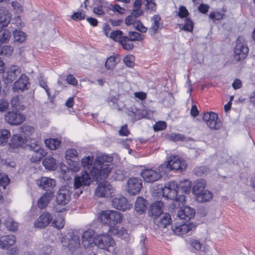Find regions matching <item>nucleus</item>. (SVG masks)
<instances>
[{
	"label": "nucleus",
	"mask_w": 255,
	"mask_h": 255,
	"mask_svg": "<svg viewBox=\"0 0 255 255\" xmlns=\"http://www.w3.org/2000/svg\"><path fill=\"white\" fill-rule=\"evenodd\" d=\"M213 193L207 190H206L201 193L196 195V199L198 202L203 203L209 202L213 198Z\"/></svg>",
	"instance_id": "c756f323"
},
{
	"label": "nucleus",
	"mask_w": 255,
	"mask_h": 255,
	"mask_svg": "<svg viewBox=\"0 0 255 255\" xmlns=\"http://www.w3.org/2000/svg\"><path fill=\"white\" fill-rule=\"evenodd\" d=\"M50 199V196L48 193L43 194L38 200L37 202V206L39 209H42L45 208Z\"/></svg>",
	"instance_id": "72a5a7b5"
},
{
	"label": "nucleus",
	"mask_w": 255,
	"mask_h": 255,
	"mask_svg": "<svg viewBox=\"0 0 255 255\" xmlns=\"http://www.w3.org/2000/svg\"><path fill=\"white\" fill-rule=\"evenodd\" d=\"M129 40L131 41H141L143 36L140 33L135 31H130L128 34Z\"/></svg>",
	"instance_id": "a18cd8bd"
},
{
	"label": "nucleus",
	"mask_w": 255,
	"mask_h": 255,
	"mask_svg": "<svg viewBox=\"0 0 255 255\" xmlns=\"http://www.w3.org/2000/svg\"><path fill=\"white\" fill-rule=\"evenodd\" d=\"M43 165L49 170H54L57 167L55 159L52 157L48 156L43 161Z\"/></svg>",
	"instance_id": "7c9ffc66"
},
{
	"label": "nucleus",
	"mask_w": 255,
	"mask_h": 255,
	"mask_svg": "<svg viewBox=\"0 0 255 255\" xmlns=\"http://www.w3.org/2000/svg\"><path fill=\"white\" fill-rule=\"evenodd\" d=\"M85 17V12H74L71 16V18L74 20H81L84 19Z\"/></svg>",
	"instance_id": "13d9d810"
},
{
	"label": "nucleus",
	"mask_w": 255,
	"mask_h": 255,
	"mask_svg": "<svg viewBox=\"0 0 255 255\" xmlns=\"http://www.w3.org/2000/svg\"><path fill=\"white\" fill-rule=\"evenodd\" d=\"M195 227V226L194 224L185 221H182L180 224L176 223L173 226H171L172 230L174 233L178 236L185 234Z\"/></svg>",
	"instance_id": "f8f14e48"
},
{
	"label": "nucleus",
	"mask_w": 255,
	"mask_h": 255,
	"mask_svg": "<svg viewBox=\"0 0 255 255\" xmlns=\"http://www.w3.org/2000/svg\"><path fill=\"white\" fill-rule=\"evenodd\" d=\"M38 186L45 191H50L56 185V181L53 179L42 177L37 181Z\"/></svg>",
	"instance_id": "6ab92c4d"
},
{
	"label": "nucleus",
	"mask_w": 255,
	"mask_h": 255,
	"mask_svg": "<svg viewBox=\"0 0 255 255\" xmlns=\"http://www.w3.org/2000/svg\"><path fill=\"white\" fill-rule=\"evenodd\" d=\"M112 186L107 181L99 184L95 190V195L99 197H108L113 193Z\"/></svg>",
	"instance_id": "4468645a"
},
{
	"label": "nucleus",
	"mask_w": 255,
	"mask_h": 255,
	"mask_svg": "<svg viewBox=\"0 0 255 255\" xmlns=\"http://www.w3.org/2000/svg\"><path fill=\"white\" fill-rule=\"evenodd\" d=\"M146 208V200L141 197H138L134 205L135 210L141 214L145 209Z\"/></svg>",
	"instance_id": "2f4dec72"
},
{
	"label": "nucleus",
	"mask_w": 255,
	"mask_h": 255,
	"mask_svg": "<svg viewBox=\"0 0 255 255\" xmlns=\"http://www.w3.org/2000/svg\"><path fill=\"white\" fill-rule=\"evenodd\" d=\"M68 242L64 246H67L70 250L73 251L80 246V237L77 233L70 232L68 233Z\"/></svg>",
	"instance_id": "412c9836"
},
{
	"label": "nucleus",
	"mask_w": 255,
	"mask_h": 255,
	"mask_svg": "<svg viewBox=\"0 0 255 255\" xmlns=\"http://www.w3.org/2000/svg\"><path fill=\"white\" fill-rule=\"evenodd\" d=\"M209 18L214 20H220L223 18V15L219 12H212L209 14Z\"/></svg>",
	"instance_id": "bf43d9fd"
},
{
	"label": "nucleus",
	"mask_w": 255,
	"mask_h": 255,
	"mask_svg": "<svg viewBox=\"0 0 255 255\" xmlns=\"http://www.w3.org/2000/svg\"><path fill=\"white\" fill-rule=\"evenodd\" d=\"M25 120V116L19 112H9L5 116V121L10 125H18Z\"/></svg>",
	"instance_id": "2eb2a0df"
},
{
	"label": "nucleus",
	"mask_w": 255,
	"mask_h": 255,
	"mask_svg": "<svg viewBox=\"0 0 255 255\" xmlns=\"http://www.w3.org/2000/svg\"><path fill=\"white\" fill-rule=\"evenodd\" d=\"M154 222L159 228H166L167 226H169L171 223V216L168 213H162L155 218Z\"/></svg>",
	"instance_id": "aec40b11"
},
{
	"label": "nucleus",
	"mask_w": 255,
	"mask_h": 255,
	"mask_svg": "<svg viewBox=\"0 0 255 255\" xmlns=\"http://www.w3.org/2000/svg\"><path fill=\"white\" fill-rule=\"evenodd\" d=\"M21 132L29 138H32L34 137L33 134L35 132L34 128L29 125H24L21 128Z\"/></svg>",
	"instance_id": "58836bf2"
},
{
	"label": "nucleus",
	"mask_w": 255,
	"mask_h": 255,
	"mask_svg": "<svg viewBox=\"0 0 255 255\" xmlns=\"http://www.w3.org/2000/svg\"><path fill=\"white\" fill-rule=\"evenodd\" d=\"M113 161L112 156L102 155L94 159L92 154L86 155L81 160V166L85 170L91 171L97 181L106 178L113 168L111 162Z\"/></svg>",
	"instance_id": "f257e3e1"
},
{
	"label": "nucleus",
	"mask_w": 255,
	"mask_h": 255,
	"mask_svg": "<svg viewBox=\"0 0 255 255\" xmlns=\"http://www.w3.org/2000/svg\"><path fill=\"white\" fill-rule=\"evenodd\" d=\"M166 127V124L165 122L159 121L157 122L153 127L155 131L162 130Z\"/></svg>",
	"instance_id": "5fc2aeb1"
},
{
	"label": "nucleus",
	"mask_w": 255,
	"mask_h": 255,
	"mask_svg": "<svg viewBox=\"0 0 255 255\" xmlns=\"http://www.w3.org/2000/svg\"><path fill=\"white\" fill-rule=\"evenodd\" d=\"M193 24L192 21L189 18L185 19V23L183 27V29L187 31H191L193 30Z\"/></svg>",
	"instance_id": "6e6d98bb"
},
{
	"label": "nucleus",
	"mask_w": 255,
	"mask_h": 255,
	"mask_svg": "<svg viewBox=\"0 0 255 255\" xmlns=\"http://www.w3.org/2000/svg\"><path fill=\"white\" fill-rule=\"evenodd\" d=\"M128 114L129 116L132 117V120L134 121L138 120L142 118V116H141L138 114V111L136 112L129 111Z\"/></svg>",
	"instance_id": "774afa93"
},
{
	"label": "nucleus",
	"mask_w": 255,
	"mask_h": 255,
	"mask_svg": "<svg viewBox=\"0 0 255 255\" xmlns=\"http://www.w3.org/2000/svg\"><path fill=\"white\" fill-rule=\"evenodd\" d=\"M178 186L174 181L166 183L162 189L163 196L167 199L174 200L178 193Z\"/></svg>",
	"instance_id": "9d476101"
},
{
	"label": "nucleus",
	"mask_w": 255,
	"mask_h": 255,
	"mask_svg": "<svg viewBox=\"0 0 255 255\" xmlns=\"http://www.w3.org/2000/svg\"><path fill=\"white\" fill-rule=\"evenodd\" d=\"M74 187L65 185L62 186L58 191L56 200L59 205H65L69 203Z\"/></svg>",
	"instance_id": "39448f33"
},
{
	"label": "nucleus",
	"mask_w": 255,
	"mask_h": 255,
	"mask_svg": "<svg viewBox=\"0 0 255 255\" xmlns=\"http://www.w3.org/2000/svg\"><path fill=\"white\" fill-rule=\"evenodd\" d=\"M119 133L122 136H128L129 134V131L127 125H125L121 127L119 131Z\"/></svg>",
	"instance_id": "0e129e2a"
},
{
	"label": "nucleus",
	"mask_w": 255,
	"mask_h": 255,
	"mask_svg": "<svg viewBox=\"0 0 255 255\" xmlns=\"http://www.w3.org/2000/svg\"><path fill=\"white\" fill-rule=\"evenodd\" d=\"M26 142V139L24 136L17 134L12 136L9 144L10 147L15 148L22 146Z\"/></svg>",
	"instance_id": "bb28decb"
},
{
	"label": "nucleus",
	"mask_w": 255,
	"mask_h": 255,
	"mask_svg": "<svg viewBox=\"0 0 255 255\" xmlns=\"http://www.w3.org/2000/svg\"><path fill=\"white\" fill-rule=\"evenodd\" d=\"M9 104L7 101L3 99L0 100V111H5L8 108Z\"/></svg>",
	"instance_id": "69168bd1"
},
{
	"label": "nucleus",
	"mask_w": 255,
	"mask_h": 255,
	"mask_svg": "<svg viewBox=\"0 0 255 255\" xmlns=\"http://www.w3.org/2000/svg\"><path fill=\"white\" fill-rule=\"evenodd\" d=\"M235 58L238 61L244 59L248 55L249 48L244 39L239 37L234 50Z\"/></svg>",
	"instance_id": "0eeeda50"
},
{
	"label": "nucleus",
	"mask_w": 255,
	"mask_h": 255,
	"mask_svg": "<svg viewBox=\"0 0 255 255\" xmlns=\"http://www.w3.org/2000/svg\"><path fill=\"white\" fill-rule=\"evenodd\" d=\"M12 47L8 45L1 46L0 45V55L2 56H10L13 52Z\"/></svg>",
	"instance_id": "c03bdc74"
},
{
	"label": "nucleus",
	"mask_w": 255,
	"mask_h": 255,
	"mask_svg": "<svg viewBox=\"0 0 255 255\" xmlns=\"http://www.w3.org/2000/svg\"><path fill=\"white\" fill-rule=\"evenodd\" d=\"M78 152L75 149L68 148L66 151L67 157L75 158L78 157Z\"/></svg>",
	"instance_id": "4d7b16f0"
},
{
	"label": "nucleus",
	"mask_w": 255,
	"mask_h": 255,
	"mask_svg": "<svg viewBox=\"0 0 255 255\" xmlns=\"http://www.w3.org/2000/svg\"><path fill=\"white\" fill-rule=\"evenodd\" d=\"M11 37V33L7 29H0V41L2 43H7Z\"/></svg>",
	"instance_id": "37998d69"
},
{
	"label": "nucleus",
	"mask_w": 255,
	"mask_h": 255,
	"mask_svg": "<svg viewBox=\"0 0 255 255\" xmlns=\"http://www.w3.org/2000/svg\"><path fill=\"white\" fill-rule=\"evenodd\" d=\"M9 179L6 175H0V186L5 188L8 185Z\"/></svg>",
	"instance_id": "e2e57ef3"
},
{
	"label": "nucleus",
	"mask_w": 255,
	"mask_h": 255,
	"mask_svg": "<svg viewBox=\"0 0 255 255\" xmlns=\"http://www.w3.org/2000/svg\"><path fill=\"white\" fill-rule=\"evenodd\" d=\"M203 120L211 129L218 130L222 126L218 115L212 112L205 113L203 116Z\"/></svg>",
	"instance_id": "423d86ee"
},
{
	"label": "nucleus",
	"mask_w": 255,
	"mask_h": 255,
	"mask_svg": "<svg viewBox=\"0 0 255 255\" xmlns=\"http://www.w3.org/2000/svg\"><path fill=\"white\" fill-rule=\"evenodd\" d=\"M28 145L32 151L34 150L35 151L42 148L40 144L38 143V142L36 141L33 138L30 139L28 143Z\"/></svg>",
	"instance_id": "de8ad7c7"
},
{
	"label": "nucleus",
	"mask_w": 255,
	"mask_h": 255,
	"mask_svg": "<svg viewBox=\"0 0 255 255\" xmlns=\"http://www.w3.org/2000/svg\"><path fill=\"white\" fill-rule=\"evenodd\" d=\"M92 179L96 180V177L92 175L91 171L84 170L81 172V176H76L74 178V190L75 194L78 197L83 192L84 186H88L92 182Z\"/></svg>",
	"instance_id": "7ed1b4c3"
},
{
	"label": "nucleus",
	"mask_w": 255,
	"mask_h": 255,
	"mask_svg": "<svg viewBox=\"0 0 255 255\" xmlns=\"http://www.w3.org/2000/svg\"><path fill=\"white\" fill-rule=\"evenodd\" d=\"M22 96L21 95H17L13 96L11 99L10 103L13 108H16L21 104V100Z\"/></svg>",
	"instance_id": "09e8293b"
},
{
	"label": "nucleus",
	"mask_w": 255,
	"mask_h": 255,
	"mask_svg": "<svg viewBox=\"0 0 255 255\" xmlns=\"http://www.w3.org/2000/svg\"><path fill=\"white\" fill-rule=\"evenodd\" d=\"M142 187V180L137 177L130 178L127 182L128 192L132 195L137 194Z\"/></svg>",
	"instance_id": "dca6fc26"
},
{
	"label": "nucleus",
	"mask_w": 255,
	"mask_h": 255,
	"mask_svg": "<svg viewBox=\"0 0 255 255\" xmlns=\"http://www.w3.org/2000/svg\"><path fill=\"white\" fill-rule=\"evenodd\" d=\"M66 80L68 82V83L71 85L74 86L77 85L78 81L77 79L75 78V77H74L73 75L71 74L68 75L67 76Z\"/></svg>",
	"instance_id": "338daca9"
},
{
	"label": "nucleus",
	"mask_w": 255,
	"mask_h": 255,
	"mask_svg": "<svg viewBox=\"0 0 255 255\" xmlns=\"http://www.w3.org/2000/svg\"><path fill=\"white\" fill-rule=\"evenodd\" d=\"M122 219L121 213L116 211H102L98 216V219L103 224L109 226L110 231L116 235H120V232L115 228V226L121 223Z\"/></svg>",
	"instance_id": "f03ea898"
},
{
	"label": "nucleus",
	"mask_w": 255,
	"mask_h": 255,
	"mask_svg": "<svg viewBox=\"0 0 255 255\" xmlns=\"http://www.w3.org/2000/svg\"><path fill=\"white\" fill-rule=\"evenodd\" d=\"M120 61V58L119 57L115 56H111L107 59L106 63V67L109 69H113Z\"/></svg>",
	"instance_id": "c9c22d12"
},
{
	"label": "nucleus",
	"mask_w": 255,
	"mask_h": 255,
	"mask_svg": "<svg viewBox=\"0 0 255 255\" xmlns=\"http://www.w3.org/2000/svg\"><path fill=\"white\" fill-rule=\"evenodd\" d=\"M10 16L7 12L0 14V29L7 26L10 22Z\"/></svg>",
	"instance_id": "79ce46f5"
},
{
	"label": "nucleus",
	"mask_w": 255,
	"mask_h": 255,
	"mask_svg": "<svg viewBox=\"0 0 255 255\" xmlns=\"http://www.w3.org/2000/svg\"><path fill=\"white\" fill-rule=\"evenodd\" d=\"M44 143L49 149L55 150L60 146L61 141L56 138H50L45 139Z\"/></svg>",
	"instance_id": "f704fd0d"
},
{
	"label": "nucleus",
	"mask_w": 255,
	"mask_h": 255,
	"mask_svg": "<svg viewBox=\"0 0 255 255\" xmlns=\"http://www.w3.org/2000/svg\"><path fill=\"white\" fill-rule=\"evenodd\" d=\"M53 219V216L48 212H45L40 215L39 218L34 221L35 228L42 229L47 227Z\"/></svg>",
	"instance_id": "a211bd4d"
},
{
	"label": "nucleus",
	"mask_w": 255,
	"mask_h": 255,
	"mask_svg": "<svg viewBox=\"0 0 255 255\" xmlns=\"http://www.w3.org/2000/svg\"><path fill=\"white\" fill-rule=\"evenodd\" d=\"M30 160L31 162L35 163L39 161L44 156H46L47 152L43 148L38 150L32 151Z\"/></svg>",
	"instance_id": "cd10ccee"
},
{
	"label": "nucleus",
	"mask_w": 255,
	"mask_h": 255,
	"mask_svg": "<svg viewBox=\"0 0 255 255\" xmlns=\"http://www.w3.org/2000/svg\"><path fill=\"white\" fill-rule=\"evenodd\" d=\"M13 35L15 42L22 43L25 40V34L20 30H15Z\"/></svg>",
	"instance_id": "a19ab883"
},
{
	"label": "nucleus",
	"mask_w": 255,
	"mask_h": 255,
	"mask_svg": "<svg viewBox=\"0 0 255 255\" xmlns=\"http://www.w3.org/2000/svg\"><path fill=\"white\" fill-rule=\"evenodd\" d=\"M206 186V181L202 179L196 180L193 187V192L197 195L203 191H205V187Z\"/></svg>",
	"instance_id": "c85d7f7f"
},
{
	"label": "nucleus",
	"mask_w": 255,
	"mask_h": 255,
	"mask_svg": "<svg viewBox=\"0 0 255 255\" xmlns=\"http://www.w3.org/2000/svg\"><path fill=\"white\" fill-rule=\"evenodd\" d=\"M178 190H181L183 193H188L190 192L191 188V182L188 179L183 180L180 181L178 184Z\"/></svg>",
	"instance_id": "473e14b6"
},
{
	"label": "nucleus",
	"mask_w": 255,
	"mask_h": 255,
	"mask_svg": "<svg viewBox=\"0 0 255 255\" xmlns=\"http://www.w3.org/2000/svg\"><path fill=\"white\" fill-rule=\"evenodd\" d=\"M122 34L123 32L121 30H117L111 33L110 37L115 41H118L119 42V40L123 37Z\"/></svg>",
	"instance_id": "3c124183"
},
{
	"label": "nucleus",
	"mask_w": 255,
	"mask_h": 255,
	"mask_svg": "<svg viewBox=\"0 0 255 255\" xmlns=\"http://www.w3.org/2000/svg\"><path fill=\"white\" fill-rule=\"evenodd\" d=\"M30 85L29 78L24 74H21L12 85L13 92H23L28 89Z\"/></svg>",
	"instance_id": "9b49d317"
},
{
	"label": "nucleus",
	"mask_w": 255,
	"mask_h": 255,
	"mask_svg": "<svg viewBox=\"0 0 255 255\" xmlns=\"http://www.w3.org/2000/svg\"><path fill=\"white\" fill-rule=\"evenodd\" d=\"M95 232L92 229L85 231L82 236V244L84 248H88L94 244Z\"/></svg>",
	"instance_id": "5701e85b"
},
{
	"label": "nucleus",
	"mask_w": 255,
	"mask_h": 255,
	"mask_svg": "<svg viewBox=\"0 0 255 255\" xmlns=\"http://www.w3.org/2000/svg\"><path fill=\"white\" fill-rule=\"evenodd\" d=\"M53 251L52 248L49 245L42 247L39 250V255H50Z\"/></svg>",
	"instance_id": "8fccbe9b"
},
{
	"label": "nucleus",
	"mask_w": 255,
	"mask_h": 255,
	"mask_svg": "<svg viewBox=\"0 0 255 255\" xmlns=\"http://www.w3.org/2000/svg\"><path fill=\"white\" fill-rule=\"evenodd\" d=\"M134 57L132 55H128L124 57V61L126 65L129 67H132L134 65Z\"/></svg>",
	"instance_id": "603ef678"
},
{
	"label": "nucleus",
	"mask_w": 255,
	"mask_h": 255,
	"mask_svg": "<svg viewBox=\"0 0 255 255\" xmlns=\"http://www.w3.org/2000/svg\"><path fill=\"white\" fill-rule=\"evenodd\" d=\"M4 224L5 226L9 231L14 232L18 229V224L15 222L13 219L7 218L4 221Z\"/></svg>",
	"instance_id": "e433bc0d"
},
{
	"label": "nucleus",
	"mask_w": 255,
	"mask_h": 255,
	"mask_svg": "<svg viewBox=\"0 0 255 255\" xmlns=\"http://www.w3.org/2000/svg\"><path fill=\"white\" fill-rule=\"evenodd\" d=\"M163 203L161 201H156L150 205L148 214L154 219L162 214Z\"/></svg>",
	"instance_id": "4be33fe9"
},
{
	"label": "nucleus",
	"mask_w": 255,
	"mask_h": 255,
	"mask_svg": "<svg viewBox=\"0 0 255 255\" xmlns=\"http://www.w3.org/2000/svg\"><path fill=\"white\" fill-rule=\"evenodd\" d=\"M151 25L149 29V32L151 35H154L157 33L159 29L162 27V22L160 17L157 14L154 15L151 18Z\"/></svg>",
	"instance_id": "393cba45"
},
{
	"label": "nucleus",
	"mask_w": 255,
	"mask_h": 255,
	"mask_svg": "<svg viewBox=\"0 0 255 255\" xmlns=\"http://www.w3.org/2000/svg\"><path fill=\"white\" fill-rule=\"evenodd\" d=\"M130 41L128 37L126 36L123 37L119 40L120 44L122 45L123 47L127 50H131L134 46L133 44L130 42Z\"/></svg>",
	"instance_id": "ea45409f"
},
{
	"label": "nucleus",
	"mask_w": 255,
	"mask_h": 255,
	"mask_svg": "<svg viewBox=\"0 0 255 255\" xmlns=\"http://www.w3.org/2000/svg\"><path fill=\"white\" fill-rule=\"evenodd\" d=\"M189 14L188 11L184 6H181L179 8L178 16L180 18L186 17Z\"/></svg>",
	"instance_id": "680f3d73"
},
{
	"label": "nucleus",
	"mask_w": 255,
	"mask_h": 255,
	"mask_svg": "<svg viewBox=\"0 0 255 255\" xmlns=\"http://www.w3.org/2000/svg\"><path fill=\"white\" fill-rule=\"evenodd\" d=\"M10 136V133L9 130L7 129L0 130V145L4 146L6 144Z\"/></svg>",
	"instance_id": "4c0bfd02"
},
{
	"label": "nucleus",
	"mask_w": 255,
	"mask_h": 255,
	"mask_svg": "<svg viewBox=\"0 0 255 255\" xmlns=\"http://www.w3.org/2000/svg\"><path fill=\"white\" fill-rule=\"evenodd\" d=\"M195 210L189 206H185L177 212V217L180 219L189 221L194 217Z\"/></svg>",
	"instance_id": "b1692460"
},
{
	"label": "nucleus",
	"mask_w": 255,
	"mask_h": 255,
	"mask_svg": "<svg viewBox=\"0 0 255 255\" xmlns=\"http://www.w3.org/2000/svg\"><path fill=\"white\" fill-rule=\"evenodd\" d=\"M191 246L196 250H201L202 247V244L200 241L192 239L190 243Z\"/></svg>",
	"instance_id": "052dcab7"
},
{
	"label": "nucleus",
	"mask_w": 255,
	"mask_h": 255,
	"mask_svg": "<svg viewBox=\"0 0 255 255\" xmlns=\"http://www.w3.org/2000/svg\"><path fill=\"white\" fill-rule=\"evenodd\" d=\"M65 224L64 219L61 217H58L56 220L51 222L52 227H55L58 230L63 228Z\"/></svg>",
	"instance_id": "49530a36"
},
{
	"label": "nucleus",
	"mask_w": 255,
	"mask_h": 255,
	"mask_svg": "<svg viewBox=\"0 0 255 255\" xmlns=\"http://www.w3.org/2000/svg\"><path fill=\"white\" fill-rule=\"evenodd\" d=\"M164 174L160 171V166L157 170L152 169H145L141 172V175L145 181L152 183L160 178L161 174Z\"/></svg>",
	"instance_id": "1a4fd4ad"
},
{
	"label": "nucleus",
	"mask_w": 255,
	"mask_h": 255,
	"mask_svg": "<svg viewBox=\"0 0 255 255\" xmlns=\"http://www.w3.org/2000/svg\"><path fill=\"white\" fill-rule=\"evenodd\" d=\"M21 70L20 67L17 65H12L9 67L6 72L3 75L5 82L12 83L17 77L20 75Z\"/></svg>",
	"instance_id": "f3484780"
},
{
	"label": "nucleus",
	"mask_w": 255,
	"mask_h": 255,
	"mask_svg": "<svg viewBox=\"0 0 255 255\" xmlns=\"http://www.w3.org/2000/svg\"><path fill=\"white\" fill-rule=\"evenodd\" d=\"M184 161H181L177 156H171L167 162L160 166V171L167 174L170 170L183 171L186 168Z\"/></svg>",
	"instance_id": "20e7f679"
},
{
	"label": "nucleus",
	"mask_w": 255,
	"mask_h": 255,
	"mask_svg": "<svg viewBox=\"0 0 255 255\" xmlns=\"http://www.w3.org/2000/svg\"><path fill=\"white\" fill-rule=\"evenodd\" d=\"M112 206L118 210L125 211L130 209L132 205L128 202L124 196L118 195L112 200Z\"/></svg>",
	"instance_id": "ddd939ff"
},
{
	"label": "nucleus",
	"mask_w": 255,
	"mask_h": 255,
	"mask_svg": "<svg viewBox=\"0 0 255 255\" xmlns=\"http://www.w3.org/2000/svg\"><path fill=\"white\" fill-rule=\"evenodd\" d=\"M94 244L99 248L107 250L110 247H113L115 241L108 234L99 235L95 237Z\"/></svg>",
	"instance_id": "6e6552de"
},
{
	"label": "nucleus",
	"mask_w": 255,
	"mask_h": 255,
	"mask_svg": "<svg viewBox=\"0 0 255 255\" xmlns=\"http://www.w3.org/2000/svg\"><path fill=\"white\" fill-rule=\"evenodd\" d=\"M69 169L73 172L78 171L80 168L79 163L76 161H71L69 163Z\"/></svg>",
	"instance_id": "864d4df0"
},
{
	"label": "nucleus",
	"mask_w": 255,
	"mask_h": 255,
	"mask_svg": "<svg viewBox=\"0 0 255 255\" xmlns=\"http://www.w3.org/2000/svg\"><path fill=\"white\" fill-rule=\"evenodd\" d=\"M15 242L16 238L13 235L2 236L0 239V248L3 250L7 249Z\"/></svg>",
	"instance_id": "a878e982"
}]
</instances>
